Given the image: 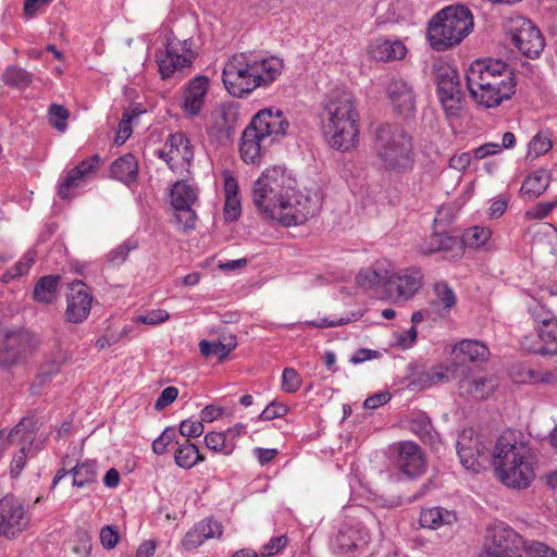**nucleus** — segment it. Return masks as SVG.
<instances>
[{
	"mask_svg": "<svg viewBox=\"0 0 557 557\" xmlns=\"http://www.w3.org/2000/svg\"><path fill=\"white\" fill-rule=\"evenodd\" d=\"M70 472L73 476L74 486L86 487L97 482V463L94 460H86L82 463H77L70 470Z\"/></svg>",
	"mask_w": 557,
	"mask_h": 557,
	"instance_id": "ea45409f",
	"label": "nucleus"
},
{
	"mask_svg": "<svg viewBox=\"0 0 557 557\" xmlns=\"http://www.w3.org/2000/svg\"><path fill=\"white\" fill-rule=\"evenodd\" d=\"M237 343L234 336H230L225 338V342H211L207 339H202L199 343L200 354L208 357H216L218 360L222 361L226 358V356L235 349Z\"/></svg>",
	"mask_w": 557,
	"mask_h": 557,
	"instance_id": "58836bf2",
	"label": "nucleus"
},
{
	"mask_svg": "<svg viewBox=\"0 0 557 557\" xmlns=\"http://www.w3.org/2000/svg\"><path fill=\"white\" fill-rule=\"evenodd\" d=\"M289 411V408L278 401H271L259 414L258 419L262 421H270L275 418H282L286 416Z\"/></svg>",
	"mask_w": 557,
	"mask_h": 557,
	"instance_id": "6e6d98bb",
	"label": "nucleus"
},
{
	"mask_svg": "<svg viewBox=\"0 0 557 557\" xmlns=\"http://www.w3.org/2000/svg\"><path fill=\"white\" fill-rule=\"evenodd\" d=\"M242 212L239 197L225 198L224 202V219L226 221H235L238 219Z\"/></svg>",
	"mask_w": 557,
	"mask_h": 557,
	"instance_id": "69168bd1",
	"label": "nucleus"
},
{
	"mask_svg": "<svg viewBox=\"0 0 557 557\" xmlns=\"http://www.w3.org/2000/svg\"><path fill=\"white\" fill-rule=\"evenodd\" d=\"M100 543L106 549H113L120 540V533L116 527L104 525L100 530Z\"/></svg>",
	"mask_w": 557,
	"mask_h": 557,
	"instance_id": "13d9d810",
	"label": "nucleus"
},
{
	"mask_svg": "<svg viewBox=\"0 0 557 557\" xmlns=\"http://www.w3.org/2000/svg\"><path fill=\"white\" fill-rule=\"evenodd\" d=\"M252 198L261 214L285 226L304 224L321 209L319 197L293 188L280 166L267 169L255 182Z\"/></svg>",
	"mask_w": 557,
	"mask_h": 557,
	"instance_id": "f257e3e1",
	"label": "nucleus"
},
{
	"mask_svg": "<svg viewBox=\"0 0 557 557\" xmlns=\"http://www.w3.org/2000/svg\"><path fill=\"white\" fill-rule=\"evenodd\" d=\"M420 250L424 255L443 251L449 253L450 258L461 257L463 253L461 237L437 231L428 237Z\"/></svg>",
	"mask_w": 557,
	"mask_h": 557,
	"instance_id": "4be33fe9",
	"label": "nucleus"
},
{
	"mask_svg": "<svg viewBox=\"0 0 557 557\" xmlns=\"http://www.w3.org/2000/svg\"><path fill=\"white\" fill-rule=\"evenodd\" d=\"M492 231L485 226H473L461 235L462 247L468 246L474 249L483 247L491 238Z\"/></svg>",
	"mask_w": 557,
	"mask_h": 557,
	"instance_id": "37998d69",
	"label": "nucleus"
},
{
	"mask_svg": "<svg viewBox=\"0 0 557 557\" xmlns=\"http://www.w3.org/2000/svg\"><path fill=\"white\" fill-rule=\"evenodd\" d=\"M209 90V79L207 76L198 75L185 86L183 97V109L190 116H197L203 104Z\"/></svg>",
	"mask_w": 557,
	"mask_h": 557,
	"instance_id": "412c9836",
	"label": "nucleus"
},
{
	"mask_svg": "<svg viewBox=\"0 0 557 557\" xmlns=\"http://www.w3.org/2000/svg\"><path fill=\"white\" fill-rule=\"evenodd\" d=\"M527 550L529 544L509 525L495 524L486 530L483 548L481 552Z\"/></svg>",
	"mask_w": 557,
	"mask_h": 557,
	"instance_id": "f3484780",
	"label": "nucleus"
},
{
	"mask_svg": "<svg viewBox=\"0 0 557 557\" xmlns=\"http://www.w3.org/2000/svg\"><path fill=\"white\" fill-rule=\"evenodd\" d=\"M191 47V38L183 40L175 36L166 38L164 50L156 53V61L162 79H166L173 76L176 71L191 65L196 59V53Z\"/></svg>",
	"mask_w": 557,
	"mask_h": 557,
	"instance_id": "9d476101",
	"label": "nucleus"
},
{
	"mask_svg": "<svg viewBox=\"0 0 557 557\" xmlns=\"http://www.w3.org/2000/svg\"><path fill=\"white\" fill-rule=\"evenodd\" d=\"M496 386V381L492 376H467L459 381V391L461 395L471 396L475 399L488 397Z\"/></svg>",
	"mask_w": 557,
	"mask_h": 557,
	"instance_id": "bb28decb",
	"label": "nucleus"
},
{
	"mask_svg": "<svg viewBox=\"0 0 557 557\" xmlns=\"http://www.w3.org/2000/svg\"><path fill=\"white\" fill-rule=\"evenodd\" d=\"M386 92L399 114L408 116L414 112L416 95L412 86L407 81L403 78L391 79Z\"/></svg>",
	"mask_w": 557,
	"mask_h": 557,
	"instance_id": "6ab92c4d",
	"label": "nucleus"
},
{
	"mask_svg": "<svg viewBox=\"0 0 557 557\" xmlns=\"http://www.w3.org/2000/svg\"><path fill=\"white\" fill-rule=\"evenodd\" d=\"M67 360L65 351L58 350L54 355L50 356L40 368V376L45 380L50 379L60 372L62 366Z\"/></svg>",
	"mask_w": 557,
	"mask_h": 557,
	"instance_id": "09e8293b",
	"label": "nucleus"
},
{
	"mask_svg": "<svg viewBox=\"0 0 557 557\" xmlns=\"http://www.w3.org/2000/svg\"><path fill=\"white\" fill-rule=\"evenodd\" d=\"M456 358L462 356V360L481 362L487 360L490 350L485 344L476 339H462L453 349Z\"/></svg>",
	"mask_w": 557,
	"mask_h": 557,
	"instance_id": "2f4dec72",
	"label": "nucleus"
},
{
	"mask_svg": "<svg viewBox=\"0 0 557 557\" xmlns=\"http://www.w3.org/2000/svg\"><path fill=\"white\" fill-rule=\"evenodd\" d=\"M238 116L239 110L236 103H222L215 111L214 127L230 137L235 132Z\"/></svg>",
	"mask_w": 557,
	"mask_h": 557,
	"instance_id": "7c9ffc66",
	"label": "nucleus"
},
{
	"mask_svg": "<svg viewBox=\"0 0 557 557\" xmlns=\"http://www.w3.org/2000/svg\"><path fill=\"white\" fill-rule=\"evenodd\" d=\"M94 296L90 288L82 280H75L70 284V293L66 295V309L64 317L71 323L84 322L91 309Z\"/></svg>",
	"mask_w": 557,
	"mask_h": 557,
	"instance_id": "dca6fc26",
	"label": "nucleus"
},
{
	"mask_svg": "<svg viewBox=\"0 0 557 557\" xmlns=\"http://www.w3.org/2000/svg\"><path fill=\"white\" fill-rule=\"evenodd\" d=\"M472 98L485 108H495L516 92L515 75L500 60H476L467 72Z\"/></svg>",
	"mask_w": 557,
	"mask_h": 557,
	"instance_id": "20e7f679",
	"label": "nucleus"
},
{
	"mask_svg": "<svg viewBox=\"0 0 557 557\" xmlns=\"http://www.w3.org/2000/svg\"><path fill=\"white\" fill-rule=\"evenodd\" d=\"M282 70L283 61L276 57L264 58L252 51L238 52L224 64L222 82L228 94L242 98L273 83Z\"/></svg>",
	"mask_w": 557,
	"mask_h": 557,
	"instance_id": "f03ea898",
	"label": "nucleus"
},
{
	"mask_svg": "<svg viewBox=\"0 0 557 557\" xmlns=\"http://www.w3.org/2000/svg\"><path fill=\"white\" fill-rule=\"evenodd\" d=\"M178 430L181 435L189 440L190 437L200 436L205 431V426L201 421L184 420L181 422Z\"/></svg>",
	"mask_w": 557,
	"mask_h": 557,
	"instance_id": "052dcab7",
	"label": "nucleus"
},
{
	"mask_svg": "<svg viewBox=\"0 0 557 557\" xmlns=\"http://www.w3.org/2000/svg\"><path fill=\"white\" fill-rule=\"evenodd\" d=\"M359 112L350 91L336 89L330 92L321 112L323 136L333 149L349 151L359 137Z\"/></svg>",
	"mask_w": 557,
	"mask_h": 557,
	"instance_id": "7ed1b4c3",
	"label": "nucleus"
},
{
	"mask_svg": "<svg viewBox=\"0 0 557 557\" xmlns=\"http://www.w3.org/2000/svg\"><path fill=\"white\" fill-rule=\"evenodd\" d=\"M457 454L461 465L475 473H479L492 462V455L479 435H473L472 430H463L457 440Z\"/></svg>",
	"mask_w": 557,
	"mask_h": 557,
	"instance_id": "f8f14e48",
	"label": "nucleus"
},
{
	"mask_svg": "<svg viewBox=\"0 0 557 557\" xmlns=\"http://www.w3.org/2000/svg\"><path fill=\"white\" fill-rule=\"evenodd\" d=\"M111 176L126 185L136 182L138 163L134 154L126 153L111 164Z\"/></svg>",
	"mask_w": 557,
	"mask_h": 557,
	"instance_id": "c85d7f7f",
	"label": "nucleus"
},
{
	"mask_svg": "<svg viewBox=\"0 0 557 557\" xmlns=\"http://www.w3.org/2000/svg\"><path fill=\"white\" fill-rule=\"evenodd\" d=\"M351 315H352L351 318L347 317V318H341V319H335V320L323 318L320 320L308 321L307 324L310 326L320 327V329L334 327V326L345 325L351 321L359 319V314H357V313H352Z\"/></svg>",
	"mask_w": 557,
	"mask_h": 557,
	"instance_id": "0e129e2a",
	"label": "nucleus"
},
{
	"mask_svg": "<svg viewBox=\"0 0 557 557\" xmlns=\"http://www.w3.org/2000/svg\"><path fill=\"white\" fill-rule=\"evenodd\" d=\"M457 521L456 512L443 507L422 509L419 522L422 528L436 530L443 525H451Z\"/></svg>",
	"mask_w": 557,
	"mask_h": 557,
	"instance_id": "cd10ccee",
	"label": "nucleus"
},
{
	"mask_svg": "<svg viewBox=\"0 0 557 557\" xmlns=\"http://www.w3.org/2000/svg\"><path fill=\"white\" fill-rule=\"evenodd\" d=\"M289 127L282 110L265 108L258 111L244 129L239 152L245 163L259 162L263 151L273 143L283 138Z\"/></svg>",
	"mask_w": 557,
	"mask_h": 557,
	"instance_id": "423d86ee",
	"label": "nucleus"
},
{
	"mask_svg": "<svg viewBox=\"0 0 557 557\" xmlns=\"http://www.w3.org/2000/svg\"><path fill=\"white\" fill-rule=\"evenodd\" d=\"M373 149L387 171L406 172L414 163L412 138L399 126L379 125L373 134Z\"/></svg>",
	"mask_w": 557,
	"mask_h": 557,
	"instance_id": "0eeeda50",
	"label": "nucleus"
},
{
	"mask_svg": "<svg viewBox=\"0 0 557 557\" xmlns=\"http://www.w3.org/2000/svg\"><path fill=\"white\" fill-rule=\"evenodd\" d=\"M28 332L0 331V368H10L24 359L30 350Z\"/></svg>",
	"mask_w": 557,
	"mask_h": 557,
	"instance_id": "4468645a",
	"label": "nucleus"
},
{
	"mask_svg": "<svg viewBox=\"0 0 557 557\" xmlns=\"http://www.w3.org/2000/svg\"><path fill=\"white\" fill-rule=\"evenodd\" d=\"M37 421L33 417L23 418L9 433L0 431V455L10 445L15 444L17 440L24 444H33L36 432Z\"/></svg>",
	"mask_w": 557,
	"mask_h": 557,
	"instance_id": "393cba45",
	"label": "nucleus"
},
{
	"mask_svg": "<svg viewBox=\"0 0 557 557\" xmlns=\"http://www.w3.org/2000/svg\"><path fill=\"white\" fill-rule=\"evenodd\" d=\"M556 206L557 202H539L525 211V218L528 220L544 219L553 211Z\"/></svg>",
	"mask_w": 557,
	"mask_h": 557,
	"instance_id": "680f3d73",
	"label": "nucleus"
},
{
	"mask_svg": "<svg viewBox=\"0 0 557 557\" xmlns=\"http://www.w3.org/2000/svg\"><path fill=\"white\" fill-rule=\"evenodd\" d=\"M205 541L206 539L200 534L197 524H195V527L186 533L182 543L185 549L191 550L199 547Z\"/></svg>",
	"mask_w": 557,
	"mask_h": 557,
	"instance_id": "338daca9",
	"label": "nucleus"
},
{
	"mask_svg": "<svg viewBox=\"0 0 557 557\" xmlns=\"http://www.w3.org/2000/svg\"><path fill=\"white\" fill-rule=\"evenodd\" d=\"M288 543V537L283 534L280 536H273L267 544L261 547V556L272 557L283 550Z\"/></svg>",
	"mask_w": 557,
	"mask_h": 557,
	"instance_id": "4d7b16f0",
	"label": "nucleus"
},
{
	"mask_svg": "<svg viewBox=\"0 0 557 557\" xmlns=\"http://www.w3.org/2000/svg\"><path fill=\"white\" fill-rule=\"evenodd\" d=\"M395 467L408 478L420 476L425 471L426 460L421 447L412 441H401L393 446Z\"/></svg>",
	"mask_w": 557,
	"mask_h": 557,
	"instance_id": "2eb2a0df",
	"label": "nucleus"
},
{
	"mask_svg": "<svg viewBox=\"0 0 557 557\" xmlns=\"http://www.w3.org/2000/svg\"><path fill=\"white\" fill-rule=\"evenodd\" d=\"M100 163V157L94 154L88 159L79 162L75 168L69 171L66 176L60 182L58 186V195L62 199H71V189L81 186L82 181L85 176L91 173Z\"/></svg>",
	"mask_w": 557,
	"mask_h": 557,
	"instance_id": "5701e85b",
	"label": "nucleus"
},
{
	"mask_svg": "<svg viewBox=\"0 0 557 557\" xmlns=\"http://www.w3.org/2000/svg\"><path fill=\"white\" fill-rule=\"evenodd\" d=\"M197 527L206 540L222 535V525L213 519H203L197 523Z\"/></svg>",
	"mask_w": 557,
	"mask_h": 557,
	"instance_id": "bf43d9fd",
	"label": "nucleus"
},
{
	"mask_svg": "<svg viewBox=\"0 0 557 557\" xmlns=\"http://www.w3.org/2000/svg\"><path fill=\"white\" fill-rule=\"evenodd\" d=\"M406 52V46L399 40L376 39L370 48L371 57L379 61L400 60Z\"/></svg>",
	"mask_w": 557,
	"mask_h": 557,
	"instance_id": "c756f323",
	"label": "nucleus"
},
{
	"mask_svg": "<svg viewBox=\"0 0 557 557\" xmlns=\"http://www.w3.org/2000/svg\"><path fill=\"white\" fill-rule=\"evenodd\" d=\"M60 284L59 275L41 276L35 284L33 298L35 301L44 305H51L58 298V287Z\"/></svg>",
	"mask_w": 557,
	"mask_h": 557,
	"instance_id": "473e14b6",
	"label": "nucleus"
},
{
	"mask_svg": "<svg viewBox=\"0 0 557 557\" xmlns=\"http://www.w3.org/2000/svg\"><path fill=\"white\" fill-rule=\"evenodd\" d=\"M492 463L498 479L508 487L522 490L530 486L534 470L530 449L517 441L508 430L499 435L492 453Z\"/></svg>",
	"mask_w": 557,
	"mask_h": 557,
	"instance_id": "39448f33",
	"label": "nucleus"
},
{
	"mask_svg": "<svg viewBox=\"0 0 557 557\" xmlns=\"http://www.w3.org/2000/svg\"><path fill=\"white\" fill-rule=\"evenodd\" d=\"M392 277L391 270L376 265L373 269L361 270L357 275V283L363 288H372L388 285Z\"/></svg>",
	"mask_w": 557,
	"mask_h": 557,
	"instance_id": "e433bc0d",
	"label": "nucleus"
},
{
	"mask_svg": "<svg viewBox=\"0 0 557 557\" xmlns=\"http://www.w3.org/2000/svg\"><path fill=\"white\" fill-rule=\"evenodd\" d=\"M175 463L183 469H191L197 463L205 460V457L199 453L198 447L190 443L189 440H185L178 444L174 453Z\"/></svg>",
	"mask_w": 557,
	"mask_h": 557,
	"instance_id": "4c0bfd02",
	"label": "nucleus"
},
{
	"mask_svg": "<svg viewBox=\"0 0 557 557\" xmlns=\"http://www.w3.org/2000/svg\"><path fill=\"white\" fill-rule=\"evenodd\" d=\"M49 123L60 132L66 129V121L70 116L67 109L61 104L52 103L48 109Z\"/></svg>",
	"mask_w": 557,
	"mask_h": 557,
	"instance_id": "603ef678",
	"label": "nucleus"
},
{
	"mask_svg": "<svg viewBox=\"0 0 557 557\" xmlns=\"http://www.w3.org/2000/svg\"><path fill=\"white\" fill-rule=\"evenodd\" d=\"M29 524L23 504L12 495L0 499V534L10 539L23 532Z\"/></svg>",
	"mask_w": 557,
	"mask_h": 557,
	"instance_id": "ddd939ff",
	"label": "nucleus"
},
{
	"mask_svg": "<svg viewBox=\"0 0 557 557\" xmlns=\"http://www.w3.org/2000/svg\"><path fill=\"white\" fill-rule=\"evenodd\" d=\"M178 396V389L175 386L165 387L154 403V409L160 411L170 406Z\"/></svg>",
	"mask_w": 557,
	"mask_h": 557,
	"instance_id": "e2e57ef3",
	"label": "nucleus"
},
{
	"mask_svg": "<svg viewBox=\"0 0 557 557\" xmlns=\"http://www.w3.org/2000/svg\"><path fill=\"white\" fill-rule=\"evenodd\" d=\"M393 277L388 285H395L397 295L403 299L411 298L421 287L423 275L418 268H406L397 272L391 270Z\"/></svg>",
	"mask_w": 557,
	"mask_h": 557,
	"instance_id": "b1692460",
	"label": "nucleus"
},
{
	"mask_svg": "<svg viewBox=\"0 0 557 557\" xmlns=\"http://www.w3.org/2000/svg\"><path fill=\"white\" fill-rule=\"evenodd\" d=\"M528 311L533 320L534 326L556 320L554 313L535 299L531 300L528 305Z\"/></svg>",
	"mask_w": 557,
	"mask_h": 557,
	"instance_id": "3c124183",
	"label": "nucleus"
},
{
	"mask_svg": "<svg viewBox=\"0 0 557 557\" xmlns=\"http://www.w3.org/2000/svg\"><path fill=\"white\" fill-rule=\"evenodd\" d=\"M364 543L359 530L350 527L338 531L333 541V548L337 554L346 555L352 553Z\"/></svg>",
	"mask_w": 557,
	"mask_h": 557,
	"instance_id": "f704fd0d",
	"label": "nucleus"
},
{
	"mask_svg": "<svg viewBox=\"0 0 557 557\" xmlns=\"http://www.w3.org/2000/svg\"><path fill=\"white\" fill-rule=\"evenodd\" d=\"M549 173L546 170L541 169L524 178L520 191L529 200H532L544 194L549 186Z\"/></svg>",
	"mask_w": 557,
	"mask_h": 557,
	"instance_id": "72a5a7b5",
	"label": "nucleus"
},
{
	"mask_svg": "<svg viewBox=\"0 0 557 557\" xmlns=\"http://www.w3.org/2000/svg\"><path fill=\"white\" fill-rule=\"evenodd\" d=\"M300 374L293 368H285L282 374V388L286 393H296L301 386Z\"/></svg>",
	"mask_w": 557,
	"mask_h": 557,
	"instance_id": "864d4df0",
	"label": "nucleus"
},
{
	"mask_svg": "<svg viewBox=\"0 0 557 557\" xmlns=\"http://www.w3.org/2000/svg\"><path fill=\"white\" fill-rule=\"evenodd\" d=\"M34 75L20 67L9 66L2 74V81L5 85L16 87L18 89H26L33 83Z\"/></svg>",
	"mask_w": 557,
	"mask_h": 557,
	"instance_id": "79ce46f5",
	"label": "nucleus"
},
{
	"mask_svg": "<svg viewBox=\"0 0 557 557\" xmlns=\"http://www.w3.org/2000/svg\"><path fill=\"white\" fill-rule=\"evenodd\" d=\"M138 248V243L134 238H127L117 247L110 250L107 255V261L112 267H120L125 262L131 251Z\"/></svg>",
	"mask_w": 557,
	"mask_h": 557,
	"instance_id": "49530a36",
	"label": "nucleus"
},
{
	"mask_svg": "<svg viewBox=\"0 0 557 557\" xmlns=\"http://www.w3.org/2000/svg\"><path fill=\"white\" fill-rule=\"evenodd\" d=\"M206 446L216 453L231 455L235 449V442L227 440L224 432H209L205 435Z\"/></svg>",
	"mask_w": 557,
	"mask_h": 557,
	"instance_id": "c03bdc74",
	"label": "nucleus"
},
{
	"mask_svg": "<svg viewBox=\"0 0 557 557\" xmlns=\"http://www.w3.org/2000/svg\"><path fill=\"white\" fill-rule=\"evenodd\" d=\"M472 27L473 16L467 7L449 5L430 21L428 39L433 49L444 51L461 42Z\"/></svg>",
	"mask_w": 557,
	"mask_h": 557,
	"instance_id": "6e6552de",
	"label": "nucleus"
},
{
	"mask_svg": "<svg viewBox=\"0 0 557 557\" xmlns=\"http://www.w3.org/2000/svg\"><path fill=\"white\" fill-rule=\"evenodd\" d=\"M437 96L449 115H456L461 109L462 91L457 71L448 64L435 66Z\"/></svg>",
	"mask_w": 557,
	"mask_h": 557,
	"instance_id": "9b49d317",
	"label": "nucleus"
},
{
	"mask_svg": "<svg viewBox=\"0 0 557 557\" xmlns=\"http://www.w3.org/2000/svg\"><path fill=\"white\" fill-rule=\"evenodd\" d=\"M539 343H533L529 337L522 341L525 350L541 356L557 355V320L545 324L535 325Z\"/></svg>",
	"mask_w": 557,
	"mask_h": 557,
	"instance_id": "aec40b11",
	"label": "nucleus"
},
{
	"mask_svg": "<svg viewBox=\"0 0 557 557\" xmlns=\"http://www.w3.org/2000/svg\"><path fill=\"white\" fill-rule=\"evenodd\" d=\"M173 208L193 207L198 200V190L184 181L176 182L170 193Z\"/></svg>",
	"mask_w": 557,
	"mask_h": 557,
	"instance_id": "c9c22d12",
	"label": "nucleus"
},
{
	"mask_svg": "<svg viewBox=\"0 0 557 557\" xmlns=\"http://www.w3.org/2000/svg\"><path fill=\"white\" fill-rule=\"evenodd\" d=\"M503 27L512 45L521 54L529 59L540 57L545 47V40L537 26L521 15L507 16Z\"/></svg>",
	"mask_w": 557,
	"mask_h": 557,
	"instance_id": "1a4fd4ad",
	"label": "nucleus"
},
{
	"mask_svg": "<svg viewBox=\"0 0 557 557\" xmlns=\"http://www.w3.org/2000/svg\"><path fill=\"white\" fill-rule=\"evenodd\" d=\"M409 430L424 443L433 444L437 438L431 419L424 413H418L410 420Z\"/></svg>",
	"mask_w": 557,
	"mask_h": 557,
	"instance_id": "a19ab883",
	"label": "nucleus"
},
{
	"mask_svg": "<svg viewBox=\"0 0 557 557\" xmlns=\"http://www.w3.org/2000/svg\"><path fill=\"white\" fill-rule=\"evenodd\" d=\"M457 297L453 288L444 281L433 286V297L429 304V310L437 317H447L456 306Z\"/></svg>",
	"mask_w": 557,
	"mask_h": 557,
	"instance_id": "a878e982",
	"label": "nucleus"
},
{
	"mask_svg": "<svg viewBox=\"0 0 557 557\" xmlns=\"http://www.w3.org/2000/svg\"><path fill=\"white\" fill-rule=\"evenodd\" d=\"M448 380L449 369L444 366H437L430 370L423 371L419 373L417 377V382L422 388H428Z\"/></svg>",
	"mask_w": 557,
	"mask_h": 557,
	"instance_id": "a18cd8bd",
	"label": "nucleus"
},
{
	"mask_svg": "<svg viewBox=\"0 0 557 557\" xmlns=\"http://www.w3.org/2000/svg\"><path fill=\"white\" fill-rule=\"evenodd\" d=\"M175 211V223L178 230L188 232L195 228L197 214L193 207L173 208Z\"/></svg>",
	"mask_w": 557,
	"mask_h": 557,
	"instance_id": "8fccbe9b",
	"label": "nucleus"
},
{
	"mask_svg": "<svg viewBox=\"0 0 557 557\" xmlns=\"http://www.w3.org/2000/svg\"><path fill=\"white\" fill-rule=\"evenodd\" d=\"M529 557H557V552L544 543L531 542L528 549Z\"/></svg>",
	"mask_w": 557,
	"mask_h": 557,
	"instance_id": "774afa93",
	"label": "nucleus"
},
{
	"mask_svg": "<svg viewBox=\"0 0 557 557\" xmlns=\"http://www.w3.org/2000/svg\"><path fill=\"white\" fill-rule=\"evenodd\" d=\"M176 430L174 428H165L161 435L152 442V450L157 455H162L166 448L176 440Z\"/></svg>",
	"mask_w": 557,
	"mask_h": 557,
	"instance_id": "5fc2aeb1",
	"label": "nucleus"
},
{
	"mask_svg": "<svg viewBox=\"0 0 557 557\" xmlns=\"http://www.w3.org/2000/svg\"><path fill=\"white\" fill-rule=\"evenodd\" d=\"M553 147L552 139L544 133H537L529 143L527 158L534 160L548 152Z\"/></svg>",
	"mask_w": 557,
	"mask_h": 557,
	"instance_id": "de8ad7c7",
	"label": "nucleus"
},
{
	"mask_svg": "<svg viewBox=\"0 0 557 557\" xmlns=\"http://www.w3.org/2000/svg\"><path fill=\"white\" fill-rule=\"evenodd\" d=\"M157 153L173 171L189 165L194 159L193 146L183 133L171 134Z\"/></svg>",
	"mask_w": 557,
	"mask_h": 557,
	"instance_id": "a211bd4d",
	"label": "nucleus"
}]
</instances>
